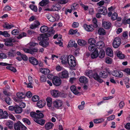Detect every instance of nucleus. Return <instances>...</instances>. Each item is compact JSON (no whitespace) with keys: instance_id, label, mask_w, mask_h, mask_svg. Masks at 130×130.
<instances>
[{"instance_id":"nucleus-48","label":"nucleus","mask_w":130,"mask_h":130,"mask_svg":"<svg viewBox=\"0 0 130 130\" xmlns=\"http://www.w3.org/2000/svg\"><path fill=\"white\" fill-rule=\"evenodd\" d=\"M95 47V45H90L88 47V49L90 51H92L94 50Z\"/></svg>"},{"instance_id":"nucleus-18","label":"nucleus","mask_w":130,"mask_h":130,"mask_svg":"<svg viewBox=\"0 0 130 130\" xmlns=\"http://www.w3.org/2000/svg\"><path fill=\"white\" fill-rule=\"evenodd\" d=\"M101 8L98 10V12L101 14H103L105 15L107 12V10L104 7H101Z\"/></svg>"},{"instance_id":"nucleus-26","label":"nucleus","mask_w":130,"mask_h":130,"mask_svg":"<svg viewBox=\"0 0 130 130\" xmlns=\"http://www.w3.org/2000/svg\"><path fill=\"white\" fill-rule=\"evenodd\" d=\"M40 70L41 72L45 74H47L50 72L49 70L48 69L41 68L40 69Z\"/></svg>"},{"instance_id":"nucleus-34","label":"nucleus","mask_w":130,"mask_h":130,"mask_svg":"<svg viewBox=\"0 0 130 130\" xmlns=\"http://www.w3.org/2000/svg\"><path fill=\"white\" fill-rule=\"evenodd\" d=\"M78 44L81 46H84L86 44V42L84 40L79 39L77 41Z\"/></svg>"},{"instance_id":"nucleus-57","label":"nucleus","mask_w":130,"mask_h":130,"mask_svg":"<svg viewBox=\"0 0 130 130\" xmlns=\"http://www.w3.org/2000/svg\"><path fill=\"white\" fill-rule=\"evenodd\" d=\"M26 35V34L25 33L23 32L21 34H20L18 37H17V38L18 39H20L23 37L25 36Z\"/></svg>"},{"instance_id":"nucleus-29","label":"nucleus","mask_w":130,"mask_h":130,"mask_svg":"<svg viewBox=\"0 0 130 130\" xmlns=\"http://www.w3.org/2000/svg\"><path fill=\"white\" fill-rule=\"evenodd\" d=\"M116 53L117 56L120 59H123L125 57V55L122 53L118 51H117Z\"/></svg>"},{"instance_id":"nucleus-52","label":"nucleus","mask_w":130,"mask_h":130,"mask_svg":"<svg viewBox=\"0 0 130 130\" xmlns=\"http://www.w3.org/2000/svg\"><path fill=\"white\" fill-rule=\"evenodd\" d=\"M23 122L26 123L27 124L29 125L30 124V122L29 120L27 118H24L22 119Z\"/></svg>"},{"instance_id":"nucleus-51","label":"nucleus","mask_w":130,"mask_h":130,"mask_svg":"<svg viewBox=\"0 0 130 130\" xmlns=\"http://www.w3.org/2000/svg\"><path fill=\"white\" fill-rule=\"evenodd\" d=\"M77 30H74L72 29H71L69 31V34L70 35H73L76 34L77 31Z\"/></svg>"},{"instance_id":"nucleus-5","label":"nucleus","mask_w":130,"mask_h":130,"mask_svg":"<svg viewBox=\"0 0 130 130\" xmlns=\"http://www.w3.org/2000/svg\"><path fill=\"white\" fill-rule=\"evenodd\" d=\"M71 57L69 58L68 64L71 67H73L76 65L75 58L73 56L71 55Z\"/></svg>"},{"instance_id":"nucleus-14","label":"nucleus","mask_w":130,"mask_h":130,"mask_svg":"<svg viewBox=\"0 0 130 130\" xmlns=\"http://www.w3.org/2000/svg\"><path fill=\"white\" fill-rule=\"evenodd\" d=\"M96 46L98 48L102 49L104 47L105 44L103 41H100L96 43Z\"/></svg>"},{"instance_id":"nucleus-62","label":"nucleus","mask_w":130,"mask_h":130,"mask_svg":"<svg viewBox=\"0 0 130 130\" xmlns=\"http://www.w3.org/2000/svg\"><path fill=\"white\" fill-rule=\"evenodd\" d=\"M23 50L25 53H29L31 54L32 51H31V49H29L27 48H24L23 49Z\"/></svg>"},{"instance_id":"nucleus-45","label":"nucleus","mask_w":130,"mask_h":130,"mask_svg":"<svg viewBox=\"0 0 130 130\" xmlns=\"http://www.w3.org/2000/svg\"><path fill=\"white\" fill-rule=\"evenodd\" d=\"M5 101L6 102L8 105H10L11 103V99L8 97H7L5 98Z\"/></svg>"},{"instance_id":"nucleus-12","label":"nucleus","mask_w":130,"mask_h":130,"mask_svg":"<svg viewBox=\"0 0 130 130\" xmlns=\"http://www.w3.org/2000/svg\"><path fill=\"white\" fill-rule=\"evenodd\" d=\"M98 49L97 48H95L94 51L91 54V58L94 59L97 58L98 56Z\"/></svg>"},{"instance_id":"nucleus-21","label":"nucleus","mask_w":130,"mask_h":130,"mask_svg":"<svg viewBox=\"0 0 130 130\" xmlns=\"http://www.w3.org/2000/svg\"><path fill=\"white\" fill-rule=\"evenodd\" d=\"M47 105L50 109H52V99L50 97H47L46 99Z\"/></svg>"},{"instance_id":"nucleus-50","label":"nucleus","mask_w":130,"mask_h":130,"mask_svg":"<svg viewBox=\"0 0 130 130\" xmlns=\"http://www.w3.org/2000/svg\"><path fill=\"white\" fill-rule=\"evenodd\" d=\"M29 7L31 9L35 12H37V11L38 9L37 7L33 5H30Z\"/></svg>"},{"instance_id":"nucleus-56","label":"nucleus","mask_w":130,"mask_h":130,"mask_svg":"<svg viewBox=\"0 0 130 130\" xmlns=\"http://www.w3.org/2000/svg\"><path fill=\"white\" fill-rule=\"evenodd\" d=\"M112 59L109 57L105 59L106 62L108 64H110L112 62Z\"/></svg>"},{"instance_id":"nucleus-7","label":"nucleus","mask_w":130,"mask_h":130,"mask_svg":"<svg viewBox=\"0 0 130 130\" xmlns=\"http://www.w3.org/2000/svg\"><path fill=\"white\" fill-rule=\"evenodd\" d=\"M59 77L61 78H66L68 77V74L67 71H63L59 74Z\"/></svg>"},{"instance_id":"nucleus-59","label":"nucleus","mask_w":130,"mask_h":130,"mask_svg":"<svg viewBox=\"0 0 130 130\" xmlns=\"http://www.w3.org/2000/svg\"><path fill=\"white\" fill-rule=\"evenodd\" d=\"M19 31L17 29H14L13 30L12 32V34L13 35H17L19 34Z\"/></svg>"},{"instance_id":"nucleus-49","label":"nucleus","mask_w":130,"mask_h":130,"mask_svg":"<svg viewBox=\"0 0 130 130\" xmlns=\"http://www.w3.org/2000/svg\"><path fill=\"white\" fill-rule=\"evenodd\" d=\"M92 21L93 24V26L94 27H97L98 26V25L97 24V20L96 18H93L92 20Z\"/></svg>"},{"instance_id":"nucleus-31","label":"nucleus","mask_w":130,"mask_h":130,"mask_svg":"<svg viewBox=\"0 0 130 130\" xmlns=\"http://www.w3.org/2000/svg\"><path fill=\"white\" fill-rule=\"evenodd\" d=\"M70 89L72 91L75 95H77L79 93V92L77 91L76 87L74 86H71Z\"/></svg>"},{"instance_id":"nucleus-46","label":"nucleus","mask_w":130,"mask_h":130,"mask_svg":"<svg viewBox=\"0 0 130 130\" xmlns=\"http://www.w3.org/2000/svg\"><path fill=\"white\" fill-rule=\"evenodd\" d=\"M39 97L38 95H34L32 98V100L34 102H36L39 100Z\"/></svg>"},{"instance_id":"nucleus-9","label":"nucleus","mask_w":130,"mask_h":130,"mask_svg":"<svg viewBox=\"0 0 130 130\" xmlns=\"http://www.w3.org/2000/svg\"><path fill=\"white\" fill-rule=\"evenodd\" d=\"M0 116L2 118L6 119L8 118V115L6 111H3L2 109H0Z\"/></svg>"},{"instance_id":"nucleus-10","label":"nucleus","mask_w":130,"mask_h":130,"mask_svg":"<svg viewBox=\"0 0 130 130\" xmlns=\"http://www.w3.org/2000/svg\"><path fill=\"white\" fill-rule=\"evenodd\" d=\"M62 102L61 100H58L54 101L53 103L54 106L56 108H58L61 106L62 104Z\"/></svg>"},{"instance_id":"nucleus-15","label":"nucleus","mask_w":130,"mask_h":130,"mask_svg":"<svg viewBox=\"0 0 130 130\" xmlns=\"http://www.w3.org/2000/svg\"><path fill=\"white\" fill-rule=\"evenodd\" d=\"M29 60L30 62L34 65H37L38 63L37 60L34 57H32L29 58Z\"/></svg>"},{"instance_id":"nucleus-38","label":"nucleus","mask_w":130,"mask_h":130,"mask_svg":"<svg viewBox=\"0 0 130 130\" xmlns=\"http://www.w3.org/2000/svg\"><path fill=\"white\" fill-rule=\"evenodd\" d=\"M49 1L46 0H42L39 3L40 6H44L49 3Z\"/></svg>"},{"instance_id":"nucleus-61","label":"nucleus","mask_w":130,"mask_h":130,"mask_svg":"<svg viewBox=\"0 0 130 130\" xmlns=\"http://www.w3.org/2000/svg\"><path fill=\"white\" fill-rule=\"evenodd\" d=\"M11 7L9 6H6L3 9L4 11H9L11 10Z\"/></svg>"},{"instance_id":"nucleus-23","label":"nucleus","mask_w":130,"mask_h":130,"mask_svg":"<svg viewBox=\"0 0 130 130\" xmlns=\"http://www.w3.org/2000/svg\"><path fill=\"white\" fill-rule=\"evenodd\" d=\"M48 30V27L45 25L41 26L40 28V31L42 33H44L47 31Z\"/></svg>"},{"instance_id":"nucleus-2","label":"nucleus","mask_w":130,"mask_h":130,"mask_svg":"<svg viewBox=\"0 0 130 130\" xmlns=\"http://www.w3.org/2000/svg\"><path fill=\"white\" fill-rule=\"evenodd\" d=\"M121 42V39L118 37H115L112 43V46L115 48H117L120 46Z\"/></svg>"},{"instance_id":"nucleus-16","label":"nucleus","mask_w":130,"mask_h":130,"mask_svg":"<svg viewBox=\"0 0 130 130\" xmlns=\"http://www.w3.org/2000/svg\"><path fill=\"white\" fill-rule=\"evenodd\" d=\"M103 26L106 29H109L111 27V24L110 23L108 22H103L102 23Z\"/></svg>"},{"instance_id":"nucleus-60","label":"nucleus","mask_w":130,"mask_h":130,"mask_svg":"<svg viewBox=\"0 0 130 130\" xmlns=\"http://www.w3.org/2000/svg\"><path fill=\"white\" fill-rule=\"evenodd\" d=\"M31 51H32L31 54H32L34 52H37L38 51V49L37 47H35L32 49H31Z\"/></svg>"},{"instance_id":"nucleus-17","label":"nucleus","mask_w":130,"mask_h":130,"mask_svg":"<svg viewBox=\"0 0 130 130\" xmlns=\"http://www.w3.org/2000/svg\"><path fill=\"white\" fill-rule=\"evenodd\" d=\"M51 93L52 96L54 97H58L60 95V92L58 90H53L51 91Z\"/></svg>"},{"instance_id":"nucleus-4","label":"nucleus","mask_w":130,"mask_h":130,"mask_svg":"<svg viewBox=\"0 0 130 130\" xmlns=\"http://www.w3.org/2000/svg\"><path fill=\"white\" fill-rule=\"evenodd\" d=\"M53 84L55 86H58L60 85L61 80L60 77L58 76H54L52 79Z\"/></svg>"},{"instance_id":"nucleus-37","label":"nucleus","mask_w":130,"mask_h":130,"mask_svg":"<svg viewBox=\"0 0 130 130\" xmlns=\"http://www.w3.org/2000/svg\"><path fill=\"white\" fill-rule=\"evenodd\" d=\"M3 27L8 29H10L12 27H14V26L12 25H9V24L6 23L3 25Z\"/></svg>"},{"instance_id":"nucleus-54","label":"nucleus","mask_w":130,"mask_h":130,"mask_svg":"<svg viewBox=\"0 0 130 130\" xmlns=\"http://www.w3.org/2000/svg\"><path fill=\"white\" fill-rule=\"evenodd\" d=\"M7 56L4 53H0V59H4L7 58Z\"/></svg>"},{"instance_id":"nucleus-33","label":"nucleus","mask_w":130,"mask_h":130,"mask_svg":"<svg viewBox=\"0 0 130 130\" xmlns=\"http://www.w3.org/2000/svg\"><path fill=\"white\" fill-rule=\"evenodd\" d=\"M45 104L44 101H40L37 103V106L40 108H42L45 105Z\"/></svg>"},{"instance_id":"nucleus-19","label":"nucleus","mask_w":130,"mask_h":130,"mask_svg":"<svg viewBox=\"0 0 130 130\" xmlns=\"http://www.w3.org/2000/svg\"><path fill=\"white\" fill-rule=\"evenodd\" d=\"M61 6L59 4H56L52 6V8L53 11H58L61 9Z\"/></svg>"},{"instance_id":"nucleus-44","label":"nucleus","mask_w":130,"mask_h":130,"mask_svg":"<svg viewBox=\"0 0 130 130\" xmlns=\"http://www.w3.org/2000/svg\"><path fill=\"white\" fill-rule=\"evenodd\" d=\"M17 95L20 99H23L25 97V95L22 92L18 93L17 94Z\"/></svg>"},{"instance_id":"nucleus-1","label":"nucleus","mask_w":130,"mask_h":130,"mask_svg":"<svg viewBox=\"0 0 130 130\" xmlns=\"http://www.w3.org/2000/svg\"><path fill=\"white\" fill-rule=\"evenodd\" d=\"M30 115L31 117L34 118V120L35 122L41 125L44 124L45 121L41 119L44 116L42 113H37L34 112H31L30 113Z\"/></svg>"},{"instance_id":"nucleus-63","label":"nucleus","mask_w":130,"mask_h":130,"mask_svg":"<svg viewBox=\"0 0 130 130\" xmlns=\"http://www.w3.org/2000/svg\"><path fill=\"white\" fill-rule=\"evenodd\" d=\"M79 25V24L78 23L74 22L72 25V27L74 28L78 27Z\"/></svg>"},{"instance_id":"nucleus-40","label":"nucleus","mask_w":130,"mask_h":130,"mask_svg":"<svg viewBox=\"0 0 130 130\" xmlns=\"http://www.w3.org/2000/svg\"><path fill=\"white\" fill-rule=\"evenodd\" d=\"M22 111V108L20 106H18L15 107V111L16 113H20Z\"/></svg>"},{"instance_id":"nucleus-3","label":"nucleus","mask_w":130,"mask_h":130,"mask_svg":"<svg viewBox=\"0 0 130 130\" xmlns=\"http://www.w3.org/2000/svg\"><path fill=\"white\" fill-rule=\"evenodd\" d=\"M5 42V45L7 46H12L13 44L12 43H14L15 42V40L11 38L6 39L4 40Z\"/></svg>"},{"instance_id":"nucleus-25","label":"nucleus","mask_w":130,"mask_h":130,"mask_svg":"<svg viewBox=\"0 0 130 130\" xmlns=\"http://www.w3.org/2000/svg\"><path fill=\"white\" fill-rule=\"evenodd\" d=\"M54 126V125L53 123L49 122L45 124V127L46 129L49 130L52 128Z\"/></svg>"},{"instance_id":"nucleus-43","label":"nucleus","mask_w":130,"mask_h":130,"mask_svg":"<svg viewBox=\"0 0 130 130\" xmlns=\"http://www.w3.org/2000/svg\"><path fill=\"white\" fill-rule=\"evenodd\" d=\"M50 35L48 33L43 34V41L48 40L49 39L48 37Z\"/></svg>"},{"instance_id":"nucleus-13","label":"nucleus","mask_w":130,"mask_h":130,"mask_svg":"<svg viewBox=\"0 0 130 130\" xmlns=\"http://www.w3.org/2000/svg\"><path fill=\"white\" fill-rule=\"evenodd\" d=\"M112 74L113 76L119 77H121L123 76L122 72L116 70L113 71Z\"/></svg>"},{"instance_id":"nucleus-53","label":"nucleus","mask_w":130,"mask_h":130,"mask_svg":"<svg viewBox=\"0 0 130 130\" xmlns=\"http://www.w3.org/2000/svg\"><path fill=\"white\" fill-rule=\"evenodd\" d=\"M6 68L7 69H9L14 72H15L17 71L16 69L12 67L7 66L6 67Z\"/></svg>"},{"instance_id":"nucleus-41","label":"nucleus","mask_w":130,"mask_h":130,"mask_svg":"<svg viewBox=\"0 0 130 130\" xmlns=\"http://www.w3.org/2000/svg\"><path fill=\"white\" fill-rule=\"evenodd\" d=\"M88 42L90 45H95V44L96 42V41L94 38H90L89 39Z\"/></svg>"},{"instance_id":"nucleus-28","label":"nucleus","mask_w":130,"mask_h":130,"mask_svg":"<svg viewBox=\"0 0 130 130\" xmlns=\"http://www.w3.org/2000/svg\"><path fill=\"white\" fill-rule=\"evenodd\" d=\"M21 123L20 121H18L14 124V128L15 130H20Z\"/></svg>"},{"instance_id":"nucleus-27","label":"nucleus","mask_w":130,"mask_h":130,"mask_svg":"<svg viewBox=\"0 0 130 130\" xmlns=\"http://www.w3.org/2000/svg\"><path fill=\"white\" fill-rule=\"evenodd\" d=\"M7 126L10 129H12L13 128V123L10 121H8L6 123Z\"/></svg>"},{"instance_id":"nucleus-42","label":"nucleus","mask_w":130,"mask_h":130,"mask_svg":"<svg viewBox=\"0 0 130 130\" xmlns=\"http://www.w3.org/2000/svg\"><path fill=\"white\" fill-rule=\"evenodd\" d=\"M15 54L14 51L12 50L8 53V56L9 57H13L14 55Z\"/></svg>"},{"instance_id":"nucleus-58","label":"nucleus","mask_w":130,"mask_h":130,"mask_svg":"<svg viewBox=\"0 0 130 130\" xmlns=\"http://www.w3.org/2000/svg\"><path fill=\"white\" fill-rule=\"evenodd\" d=\"M5 37H9L10 36V35L8 33L7 31H4L3 32V35Z\"/></svg>"},{"instance_id":"nucleus-47","label":"nucleus","mask_w":130,"mask_h":130,"mask_svg":"<svg viewBox=\"0 0 130 130\" xmlns=\"http://www.w3.org/2000/svg\"><path fill=\"white\" fill-rule=\"evenodd\" d=\"M118 16V14L117 13L114 12L112 15L111 19L112 21L115 20L117 19Z\"/></svg>"},{"instance_id":"nucleus-35","label":"nucleus","mask_w":130,"mask_h":130,"mask_svg":"<svg viewBox=\"0 0 130 130\" xmlns=\"http://www.w3.org/2000/svg\"><path fill=\"white\" fill-rule=\"evenodd\" d=\"M35 23L34 24L31 25L30 28L32 29H34L40 25V23L38 21L35 22Z\"/></svg>"},{"instance_id":"nucleus-36","label":"nucleus","mask_w":130,"mask_h":130,"mask_svg":"<svg viewBox=\"0 0 130 130\" xmlns=\"http://www.w3.org/2000/svg\"><path fill=\"white\" fill-rule=\"evenodd\" d=\"M98 33L100 35H104L106 34V32L103 28H100L98 30Z\"/></svg>"},{"instance_id":"nucleus-32","label":"nucleus","mask_w":130,"mask_h":130,"mask_svg":"<svg viewBox=\"0 0 130 130\" xmlns=\"http://www.w3.org/2000/svg\"><path fill=\"white\" fill-rule=\"evenodd\" d=\"M105 51L103 49L99 51V53H98V56L100 58H103L105 56Z\"/></svg>"},{"instance_id":"nucleus-8","label":"nucleus","mask_w":130,"mask_h":130,"mask_svg":"<svg viewBox=\"0 0 130 130\" xmlns=\"http://www.w3.org/2000/svg\"><path fill=\"white\" fill-rule=\"evenodd\" d=\"M108 71L106 70L101 71L99 74V75L100 77L103 78H106L108 76ZM109 73V72H108Z\"/></svg>"},{"instance_id":"nucleus-22","label":"nucleus","mask_w":130,"mask_h":130,"mask_svg":"<svg viewBox=\"0 0 130 130\" xmlns=\"http://www.w3.org/2000/svg\"><path fill=\"white\" fill-rule=\"evenodd\" d=\"M46 17L48 20L52 22H54L56 21L55 18L50 14H47Z\"/></svg>"},{"instance_id":"nucleus-6","label":"nucleus","mask_w":130,"mask_h":130,"mask_svg":"<svg viewBox=\"0 0 130 130\" xmlns=\"http://www.w3.org/2000/svg\"><path fill=\"white\" fill-rule=\"evenodd\" d=\"M71 55H69L68 56H67L64 55L61 57L60 59L61 60V62L62 64H67L69 62V58L71 57Z\"/></svg>"},{"instance_id":"nucleus-55","label":"nucleus","mask_w":130,"mask_h":130,"mask_svg":"<svg viewBox=\"0 0 130 130\" xmlns=\"http://www.w3.org/2000/svg\"><path fill=\"white\" fill-rule=\"evenodd\" d=\"M40 80L42 82H45L46 80V77L44 75L40 76Z\"/></svg>"},{"instance_id":"nucleus-30","label":"nucleus","mask_w":130,"mask_h":130,"mask_svg":"<svg viewBox=\"0 0 130 130\" xmlns=\"http://www.w3.org/2000/svg\"><path fill=\"white\" fill-rule=\"evenodd\" d=\"M79 82L82 83H86L88 82L87 79L84 76H81L79 79Z\"/></svg>"},{"instance_id":"nucleus-64","label":"nucleus","mask_w":130,"mask_h":130,"mask_svg":"<svg viewBox=\"0 0 130 130\" xmlns=\"http://www.w3.org/2000/svg\"><path fill=\"white\" fill-rule=\"evenodd\" d=\"M21 57L22 58V59L24 60L27 61L28 60V57L26 55L22 54L21 55Z\"/></svg>"},{"instance_id":"nucleus-24","label":"nucleus","mask_w":130,"mask_h":130,"mask_svg":"<svg viewBox=\"0 0 130 130\" xmlns=\"http://www.w3.org/2000/svg\"><path fill=\"white\" fill-rule=\"evenodd\" d=\"M39 44L43 47H46L48 46L49 43L48 41H41L39 43Z\"/></svg>"},{"instance_id":"nucleus-20","label":"nucleus","mask_w":130,"mask_h":130,"mask_svg":"<svg viewBox=\"0 0 130 130\" xmlns=\"http://www.w3.org/2000/svg\"><path fill=\"white\" fill-rule=\"evenodd\" d=\"M106 52L107 55L111 57L113 55V52L110 48H107L106 49Z\"/></svg>"},{"instance_id":"nucleus-39","label":"nucleus","mask_w":130,"mask_h":130,"mask_svg":"<svg viewBox=\"0 0 130 130\" xmlns=\"http://www.w3.org/2000/svg\"><path fill=\"white\" fill-rule=\"evenodd\" d=\"M49 1L46 0H42L39 3L40 6H44L49 3Z\"/></svg>"},{"instance_id":"nucleus-11","label":"nucleus","mask_w":130,"mask_h":130,"mask_svg":"<svg viewBox=\"0 0 130 130\" xmlns=\"http://www.w3.org/2000/svg\"><path fill=\"white\" fill-rule=\"evenodd\" d=\"M92 76L95 80H97L99 83H102L103 82V80L101 78L100 75L99 76L97 73H94Z\"/></svg>"}]
</instances>
